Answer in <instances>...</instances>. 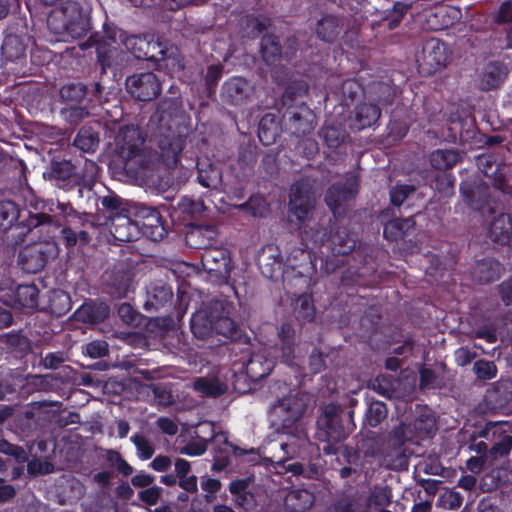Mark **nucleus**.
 <instances>
[{
    "label": "nucleus",
    "instance_id": "f257e3e1",
    "mask_svg": "<svg viewBox=\"0 0 512 512\" xmlns=\"http://www.w3.org/2000/svg\"><path fill=\"white\" fill-rule=\"evenodd\" d=\"M308 396L299 391H290L279 399L270 409V419L273 426L292 437L291 442H282L281 449L289 455H294L304 440L303 430L297 422L303 416L307 407Z\"/></svg>",
    "mask_w": 512,
    "mask_h": 512
},
{
    "label": "nucleus",
    "instance_id": "f03ea898",
    "mask_svg": "<svg viewBox=\"0 0 512 512\" xmlns=\"http://www.w3.org/2000/svg\"><path fill=\"white\" fill-rule=\"evenodd\" d=\"M106 40L98 45V58L102 66H110V59L119 52L127 51L136 58H155V54L151 49H155L158 45L151 43L146 37L127 35L120 29H108L105 34Z\"/></svg>",
    "mask_w": 512,
    "mask_h": 512
},
{
    "label": "nucleus",
    "instance_id": "7ed1b4c3",
    "mask_svg": "<svg viewBox=\"0 0 512 512\" xmlns=\"http://www.w3.org/2000/svg\"><path fill=\"white\" fill-rule=\"evenodd\" d=\"M280 347L278 352L280 355L270 356L267 348L253 353L246 364V374L252 380L257 381L267 376L273 366L274 358L280 357L283 362L291 364L297 357L296 331L290 324H283L278 332Z\"/></svg>",
    "mask_w": 512,
    "mask_h": 512
},
{
    "label": "nucleus",
    "instance_id": "20e7f679",
    "mask_svg": "<svg viewBox=\"0 0 512 512\" xmlns=\"http://www.w3.org/2000/svg\"><path fill=\"white\" fill-rule=\"evenodd\" d=\"M143 137L136 127L121 128L116 137L117 154L120 158L119 167L127 173H137L145 166L142 154Z\"/></svg>",
    "mask_w": 512,
    "mask_h": 512
},
{
    "label": "nucleus",
    "instance_id": "39448f33",
    "mask_svg": "<svg viewBox=\"0 0 512 512\" xmlns=\"http://www.w3.org/2000/svg\"><path fill=\"white\" fill-rule=\"evenodd\" d=\"M340 407L335 404L327 405L318 419L319 428L325 433V438L319 436L324 442L322 450L326 454H336L341 448L339 442L345 439L352 431L350 423L342 424Z\"/></svg>",
    "mask_w": 512,
    "mask_h": 512
},
{
    "label": "nucleus",
    "instance_id": "423d86ee",
    "mask_svg": "<svg viewBox=\"0 0 512 512\" xmlns=\"http://www.w3.org/2000/svg\"><path fill=\"white\" fill-rule=\"evenodd\" d=\"M434 429V421L430 417H421L414 423L413 428L411 425L401 423L397 428L392 431V441L394 445L395 459H389L390 455H385L384 463L388 467H398L402 464V450L401 445L414 436L429 435Z\"/></svg>",
    "mask_w": 512,
    "mask_h": 512
},
{
    "label": "nucleus",
    "instance_id": "0eeeda50",
    "mask_svg": "<svg viewBox=\"0 0 512 512\" xmlns=\"http://www.w3.org/2000/svg\"><path fill=\"white\" fill-rule=\"evenodd\" d=\"M57 254L58 247L55 242L41 241L25 246L20 252L19 261L25 271L37 273Z\"/></svg>",
    "mask_w": 512,
    "mask_h": 512
},
{
    "label": "nucleus",
    "instance_id": "6e6552de",
    "mask_svg": "<svg viewBox=\"0 0 512 512\" xmlns=\"http://www.w3.org/2000/svg\"><path fill=\"white\" fill-rule=\"evenodd\" d=\"M316 197L309 185L305 182H298L291 188L289 201V218L300 224L310 218L312 209L315 206Z\"/></svg>",
    "mask_w": 512,
    "mask_h": 512
},
{
    "label": "nucleus",
    "instance_id": "1a4fd4ad",
    "mask_svg": "<svg viewBox=\"0 0 512 512\" xmlns=\"http://www.w3.org/2000/svg\"><path fill=\"white\" fill-rule=\"evenodd\" d=\"M448 50L444 43L437 39L428 40L420 53L416 55V62L422 74L430 75L446 66Z\"/></svg>",
    "mask_w": 512,
    "mask_h": 512
},
{
    "label": "nucleus",
    "instance_id": "9d476101",
    "mask_svg": "<svg viewBox=\"0 0 512 512\" xmlns=\"http://www.w3.org/2000/svg\"><path fill=\"white\" fill-rule=\"evenodd\" d=\"M128 92L140 101H150L160 93V81L151 73L133 75L126 80Z\"/></svg>",
    "mask_w": 512,
    "mask_h": 512
},
{
    "label": "nucleus",
    "instance_id": "9b49d317",
    "mask_svg": "<svg viewBox=\"0 0 512 512\" xmlns=\"http://www.w3.org/2000/svg\"><path fill=\"white\" fill-rule=\"evenodd\" d=\"M130 214H133L136 221H139L140 235L143 234L154 241L160 240L165 235V229L159 213L149 207H131Z\"/></svg>",
    "mask_w": 512,
    "mask_h": 512
},
{
    "label": "nucleus",
    "instance_id": "f8f14e48",
    "mask_svg": "<svg viewBox=\"0 0 512 512\" xmlns=\"http://www.w3.org/2000/svg\"><path fill=\"white\" fill-rule=\"evenodd\" d=\"M60 16L65 18L62 29L73 38H80L86 34L88 24L76 3H70L61 10L53 12L48 19L49 24Z\"/></svg>",
    "mask_w": 512,
    "mask_h": 512
},
{
    "label": "nucleus",
    "instance_id": "ddd939ff",
    "mask_svg": "<svg viewBox=\"0 0 512 512\" xmlns=\"http://www.w3.org/2000/svg\"><path fill=\"white\" fill-rule=\"evenodd\" d=\"M132 216L133 214H130L129 209L127 214L117 213L109 216L111 221L110 232L116 240L133 241L138 239L140 236L139 221H136L135 218L132 219Z\"/></svg>",
    "mask_w": 512,
    "mask_h": 512
},
{
    "label": "nucleus",
    "instance_id": "4468645a",
    "mask_svg": "<svg viewBox=\"0 0 512 512\" xmlns=\"http://www.w3.org/2000/svg\"><path fill=\"white\" fill-rule=\"evenodd\" d=\"M224 310V304L221 301H215L210 307L202 308L196 311L191 318V329L198 338L209 336L214 328L215 313Z\"/></svg>",
    "mask_w": 512,
    "mask_h": 512
},
{
    "label": "nucleus",
    "instance_id": "2eb2a0df",
    "mask_svg": "<svg viewBox=\"0 0 512 512\" xmlns=\"http://www.w3.org/2000/svg\"><path fill=\"white\" fill-rule=\"evenodd\" d=\"M357 193V181L348 179L344 184H334L326 194L325 201L334 215L340 214L342 205L351 200Z\"/></svg>",
    "mask_w": 512,
    "mask_h": 512
},
{
    "label": "nucleus",
    "instance_id": "dca6fc26",
    "mask_svg": "<svg viewBox=\"0 0 512 512\" xmlns=\"http://www.w3.org/2000/svg\"><path fill=\"white\" fill-rule=\"evenodd\" d=\"M253 94V86L244 78L234 77L226 81L222 88L224 101L240 105L245 103Z\"/></svg>",
    "mask_w": 512,
    "mask_h": 512
},
{
    "label": "nucleus",
    "instance_id": "f3484780",
    "mask_svg": "<svg viewBox=\"0 0 512 512\" xmlns=\"http://www.w3.org/2000/svg\"><path fill=\"white\" fill-rule=\"evenodd\" d=\"M204 269L216 277L226 278L229 275V257L222 249H207L202 255Z\"/></svg>",
    "mask_w": 512,
    "mask_h": 512
},
{
    "label": "nucleus",
    "instance_id": "a211bd4d",
    "mask_svg": "<svg viewBox=\"0 0 512 512\" xmlns=\"http://www.w3.org/2000/svg\"><path fill=\"white\" fill-rule=\"evenodd\" d=\"M216 236L217 232L213 226H195L187 231L186 242L193 248L207 250L213 245Z\"/></svg>",
    "mask_w": 512,
    "mask_h": 512
},
{
    "label": "nucleus",
    "instance_id": "6ab92c4d",
    "mask_svg": "<svg viewBox=\"0 0 512 512\" xmlns=\"http://www.w3.org/2000/svg\"><path fill=\"white\" fill-rule=\"evenodd\" d=\"M198 181L206 188L218 189L222 184L221 169L208 160L198 162Z\"/></svg>",
    "mask_w": 512,
    "mask_h": 512
},
{
    "label": "nucleus",
    "instance_id": "aec40b11",
    "mask_svg": "<svg viewBox=\"0 0 512 512\" xmlns=\"http://www.w3.org/2000/svg\"><path fill=\"white\" fill-rule=\"evenodd\" d=\"M506 68L498 63L488 64L479 78V87L482 90H491L497 88L506 78Z\"/></svg>",
    "mask_w": 512,
    "mask_h": 512
},
{
    "label": "nucleus",
    "instance_id": "412c9836",
    "mask_svg": "<svg viewBox=\"0 0 512 512\" xmlns=\"http://www.w3.org/2000/svg\"><path fill=\"white\" fill-rule=\"evenodd\" d=\"M314 503V495L306 489L290 491L285 498V506L292 512H304Z\"/></svg>",
    "mask_w": 512,
    "mask_h": 512
},
{
    "label": "nucleus",
    "instance_id": "4be33fe9",
    "mask_svg": "<svg viewBox=\"0 0 512 512\" xmlns=\"http://www.w3.org/2000/svg\"><path fill=\"white\" fill-rule=\"evenodd\" d=\"M502 267L499 262L486 259L478 262L472 271V276L480 283H489L499 278Z\"/></svg>",
    "mask_w": 512,
    "mask_h": 512
},
{
    "label": "nucleus",
    "instance_id": "5701e85b",
    "mask_svg": "<svg viewBox=\"0 0 512 512\" xmlns=\"http://www.w3.org/2000/svg\"><path fill=\"white\" fill-rule=\"evenodd\" d=\"M183 139L179 136H166L159 140L161 157L167 165H174L177 157L183 149Z\"/></svg>",
    "mask_w": 512,
    "mask_h": 512
},
{
    "label": "nucleus",
    "instance_id": "b1692460",
    "mask_svg": "<svg viewBox=\"0 0 512 512\" xmlns=\"http://www.w3.org/2000/svg\"><path fill=\"white\" fill-rule=\"evenodd\" d=\"M490 237L493 241L505 243L512 234V221L509 215L500 214L495 217L490 226Z\"/></svg>",
    "mask_w": 512,
    "mask_h": 512
},
{
    "label": "nucleus",
    "instance_id": "393cba45",
    "mask_svg": "<svg viewBox=\"0 0 512 512\" xmlns=\"http://www.w3.org/2000/svg\"><path fill=\"white\" fill-rule=\"evenodd\" d=\"M314 241L320 244L330 241L333 245L332 249L337 254H347L355 247V241L349 237L343 238L338 232L332 235L326 233H316L312 236Z\"/></svg>",
    "mask_w": 512,
    "mask_h": 512
},
{
    "label": "nucleus",
    "instance_id": "a878e982",
    "mask_svg": "<svg viewBox=\"0 0 512 512\" xmlns=\"http://www.w3.org/2000/svg\"><path fill=\"white\" fill-rule=\"evenodd\" d=\"M172 295V291L169 287L156 285L148 291L145 305L150 309H160L170 303Z\"/></svg>",
    "mask_w": 512,
    "mask_h": 512
},
{
    "label": "nucleus",
    "instance_id": "bb28decb",
    "mask_svg": "<svg viewBox=\"0 0 512 512\" xmlns=\"http://www.w3.org/2000/svg\"><path fill=\"white\" fill-rule=\"evenodd\" d=\"M380 117V110L373 104H361L356 108V128L364 129L370 127L377 122Z\"/></svg>",
    "mask_w": 512,
    "mask_h": 512
},
{
    "label": "nucleus",
    "instance_id": "cd10ccee",
    "mask_svg": "<svg viewBox=\"0 0 512 512\" xmlns=\"http://www.w3.org/2000/svg\"><path fill=\"white\" fill-rule=\"evenodd\" d=\"M412 218L403 220L396 219L387 223L384 227L383 234L389 240H397L404 237L414 227Z\"/></svg>",
    "mask_w": 512,
    "mask_h": 512
},
{
    "label": "nucleus",
    "instance_id": "c85d7f7f",
    "mask_svg": "<svg viewBox=\"0 0 512 512\" xmlns=\"http://www.w3.org/2000/svg\"><path fill=\"white\" fill-rule=\"evenodd\" d=\"M430 161L436 169L445 170L460 161V154L455 150H436L431 154Z\"/></svg>",
    "mask_w": 512,
    "mask_h": 512
},
{
    "label": "nucleus",
    "instance_id": "c756f323",
    "mask_svg": "<svg viewBox=\"0 0 512 512\" xmlns=\"http://www.w3.org/2000/svg\"><path fill=\"white\" fill-rule=\"evenodd\" d=\"M194 389L201 396H219L224 393L226 387L214 378H199L194 382Z\"/></svg>",
    "mask_w": 512,
    "mask_h": 512
},
{
    "label": "nucleus",
    "instance_id": "7c9ffc66",
    "mask_svg": "<svg viewBox=\"0 0 512 512\" xmlns=\"http://www.w3.org/2000/svg\"><path fill=\"white\" fill-rule=\"evenodd\" d=\"M316 32L324 41H332L339 33L337 19L333 16L323 17L317 24Z\"/></svg>",
    "mask_w": 512,
    "mask_h": 512
},
{
    "label": "nucleus",
    "instance_id": "2f4dec72",
    "mask_svg": "<svg viewBox=\"0 0 512 512\" xmlns=\"http://www.w3.org/2000/svg\"><path fill=\"white\" fill-rule=\"evenodd\" d=\"M18 303L25 308H35L38 301V289L35 285H22L16 290Z\"/></svg>",
    "mask_w": 512,
    "mask_h": 512
},
{
    "label": "nucleus",
    "instance_id": "473e14b6",
    "mask_svg": "<svg viewBox=\"0 0 512 512\" xmlns=\"http://www.w3.org/2000/svg\"><path fill=\"white\" fill-rule=\"evenodd\" d=\"M220 312L221 314H215L213 331L226 337H233L236 331L234 321L228 317L225 309Z\"/></svg>",
    "mask_w": 512,
    "mask_h": 512
},
{
    "label": "nucleus",
    "instance_id": "72a5a7b5",
    "mask_svg": "<svg viewBox=\"0 0 512 512\" xmlns=\"http://www.w3.org/2000/svg\"><path fill=\"white\" fill-rule=\"evenodd\" d=\"M295 313L297 317L304 321H311L314 317L315 310L312 300L307 295H301L295 303Z\"/></svg>",
    "mask_w": 512,
    "mask_h": 512
},
{
    "label": "nucleus",
    "instance_id": "f704fd0d",
    "mask_svg": "<svg viewBox=\"0 0 512 512\" xmlns=\"http://www.w3.org/2000/svg\"><path fill=\"white\" fill-rule=\"evenodd\" d=\"M261 51L263 59L267 63H274L275 60L280 56L279 44L275 41L272 36H264L261 43Z\"/></svg>",
    "mask_w": 512,
    "mask_h": 512
},
{
    "label": "nucleus",
    "instance_id": "c9c22d12",
    "mask_svg": "<svg viewBox=\"0 0 512 512\" xmlns=\"http://www.w3.org/2000/svg\"><path fill=\"white\" fill-rule=\"evenodd\" d=\"M61 97L68 102H79L86 95V88L83 84H68L61 88Z\"/></svg>",
    "mask_w": 512,
    "mask_h": 512
},
{
    "label": "nucleus",
    "instance_id": "e433bc0d",
    "mask_svg": "<svg viewBox=\"0 0 512 512\" xmlns=\"http://www.w3.org/2000/svg\"><path fill=\"white\" fill-rule=\"evenodd\" d=\"M131 441L134 443L137 449V455L142 460L150 459L154 454V447L152 443L143 435L135 434L131 437Z\"/></svg>",
    "mask_w": 512,
    "mask_h": 512
},
{
    "label": "nucleus",
    "instance_id": "4c0bfd02",
    "mask_svg": "<svg viewBox=\"0 0 512 512\" xmlns=\"http://www.w3.org/2000/svg\"><path fill=\"white\" fill-rule=\"evenodd\" d=\"M387 415V409L384 403L380 401L372 402L368 408L366 419L370 426H377Z\"/></svg>",
    "mask_w": 512,
    "mask_h": 512
},
{
    "label": "nucleus",
    "instance_id": "58836bf2",
    "mask_svg": "<svg viewBox=\"0 0 512 512\" xmlns=\"http://www.w3.org/2000/svg\"><path fill=\"white\" fill-rule=\"evenodd\" d=\"M18 218V209L11 201L0 202V226L6 228Z\"/></svg>",
    "mask_w": 512,
    "mask_h": 512
},
{
    "label": "nucleus",
    "instance_id": "ea45409f",
    "mask_svg": "<svg viewBox=\"0 0 512 512\" xmlns=\"http://www.w3.org/2000/svg\"><path fill=\"white\" fill-rule=\"evenodd\" d=\"M474 372L479 379L489 380L496 376L497 369L493 362L479 360L474 364Z\"/></svg>",
    "mask_w": 512,
    "mask_h": 512
},
{
    "label": "nucleus",
    "instance_id": "a19ab883",
    "mask_svg": "<svg viewBox=\"0 0 512 512\" xmlns=\"http://www.w3.org/2000/svg\"><path fill=\"white\" fill-rule=\"evenodd\" d=\"M323 138L330 147H337L345 139L344 131L334 126H326L322 130Z\"/></svg>",
    "mask_w": 512,
    "mask_h": 512
},
{
    "label": "nucleus",
    "instance_id": "79ce46f5",
    "mask_svg": "<svg viewBox=\"0 0 512 512\" xmlns=\"http://www.w3.org/2000/svg\"><path fill=\"white\" fill-rule=\"evenodd\" d=\"M391 502V492L387 488H375L369 498V505L385 507Z\"/></svg>",
    "mask_w": 512,
    "mask_h": 512
},
{
    "label": "nucleus",
    "instance_id": "37998d69",
    "mask_svg": "<svg viewBox=\"0 0 512 512\" xmlns=\"http://www.w3.org/2000/svg\"><path fill=\"white\" fill-rule=\"evenodd\" d=\"M401 382L392 384V391L397 393L398 397H409L416 387V376L414 374L405 376L403 390L400 389Z\"/></svg>",
    "mask_w": 512,
    "mask_h": 512
},
{
    "label": "nucleus",
    "instance_id": "c03bdc74",
    "mask_svg": "<svg viewBox=\"0 0 512 512\" xmlns=\"http://www.w3.org/2000/svg\"><path fill=\"white\" fill-rule=\"evenodd\" d=\"M241 209H248L254 216L262 217L266 214L268 207L266 201L261 197H252L247 203L240 205Z\"/></svg>",
    "mask_w": 512,
    "mask_h": 512
},
{
    "label": "nucleus",
    "instance_id": "a18cd8bd",
    "mask_svg": "<svg viewBox=\"0 0 512 512\" xmlns=\"http://www.w3.org/2000/svg\"><path fill=\"white\" fill-rule=\"evenodd\" d=\"M61 114L66 121L72 124H77L86 115H88V112L83 107L71 106L62 109Z\"/></svg>",
    "mask_w": 512,
    "mask_h": 512
},
{
    "label": "nucleus",
    "instance_id": "49530a36",
    "mask_svg": "<svg viewBox=\"0 0 512 512\" xmlns=\"http://www.w3.org/2000/svg\"><path fill=\"white\" fill-rule=\"evenodd\" d=\"M179 208L186 213L195 215L204 210V203L200 200H194L190 197H183L179 202Z\"/></svg>",
    "mask_w": 512,
    "mask_h": 512
},
{
    "label": "nucleus",
    "instance_id": "de8ad7c7",
    "mask_svg": "<svg viewBox=\"0 0 512 512\" xmlns=\"http://www.w3.org/2000/svg\"><path fill=\"white\" fill-rule=\"evenodd\" d=\"M150 388L153 392L157 405L166 407L173 402V396L171 392L168 391L165 387L153 385Z\"/></svg>",
    "mask_w": 512,
    "mask_h": 512
},
{
    "label": "nucleus",
    "instance_id": "09e8293b",
    "mask_svg": "<svg viewBox=\"0 0 512 512\" xmlns=\"http://www.w3.org/2000/svg\"><path fill=\"white\" fill-rule=\"evenodd\" d=\"M0 452L14 456L18 462H24L26 460L25 451L21 447L10 444L6 440H0Z\"/></svg>",
    "mask_w": 512,
    "mask_h": 512
},
{
    "label": "nucleus",
    "instance_id": "8fccbe9b",
    "mask_svg": "<svg viewBox=\"0 0 512 512\" xmlns=\"http://www.w3.org/2000/svg\"><path fill=\"white\" fill-rule=\"evenodd\" d=\"M414 192L413 187L407 185L396 186L391 190V201L394 205H401L405 199Z\"/></svg>",
    "mask_w": 512,
    "mask_h": 512
},
{
    "label": "nucleus",
    "instance_id": "3c124183",
    "mask_svg": "<svg viewBox=\"0 0 512 512\" xmlns=\"http://www.w3.org/2000/svg\"><path fill=\"white\" fill-rule=\"evenodd\" d=\"M108 345L105 341H92L86 345V353L91 358H100L107 354Z\"/></svg>",
    "mask_w": 512,
    "mask_h": 512
},
{
    "label": "nucleus",
    "instance_id": "603ef678",
    "mask_svg": "<svg viewBox=\"0 0 512 512\" xmlns=\"http://www.w3.org/2000/svg\"><path fill=\"white\" fill-rule=\"evenodd\" d=\"M138 496L140 500L145 502L147 505H155L161 496V488L158 486L146 488L140 491Z\"/></svg>",
    "mask_w": 512,
    "mask_h": 512
},
{
    "label": "nucleus",
    "instance_id": "864d4df0",
    "mask_svg": "<svg viewBox=\"0 0 512 512\" xmlns=\"http://www.w3.org/2000/svg\"><path fill=\"white\" fill-rule=\"evenodd\" d=\"M512 449V437L505 436L499 443H496L490 451L495 458L504 457L509 454Z\"/></svg>",
    "mask_w": 512,
    "mask_h": 512
},
{
    "label": "nucleus",
    "instance_id": "5fc2aeb1",
    "mask_svg": "<svg viewBox=\"0 0 512 512\" xmlns=\"http://www.w3.org/2000/svg\"><path fill=\"white\" fill-rule=\"evenodd\" d=\"M478 167L488 177H494L497 172V165L492 161L490 156H479L477 160Z\"/></svg>",
    "mask_w": 512,
    "mask_h": 512
},
{
    "label": "nucleus",
    "instance_id": "6e6d98bb",
    "mask_svg": "<svg viewBox=\"0 0 512 512\" xmlns=\"http://www.w3.org/2000/svg\"><path fill=\"white\" fill-rule=\"evenodd\" d=\"M74 143L78 148L84 151H92L97 145L96 140L92 136H87L85 133L78 134Z\"/></svg>",
    "mask_w": 512,
    "mask_h": 512
},
{
    "label": "nucleus",
    "instance_id": "4d7b16f0",
    "mask_svg": "<svg viewBox=\"0 0 512 512\" xmlns=\"http://www.w3.org/2000/svg\"><path fill=\"white\" fill-rule=\"evenodd\" d=\"M120 318L127 324L133 325L137 319V313L131 305L123 303L118 308Z\"/></svg>",
    "mask_w": 512,
    "mask_h": 512
},
{
    "label": "nucleus",
    "instance_id": "13d9d810",
    "mask_svg": "<svg viewBox=\"0 0 512 512\" xmlns=\"http://www.w3.org/2000/svg\"><path fill=\"white\" fill-rule=\"evenodd\" d=\"M206 451L204 442H193L180 449V453L187 456H200Z\"/></svg>",
    "mask_w": 512,
    "mask_h": 512
},
{
    "label": "nucleus",
    "instance_id": "bf43d9fd",
    "mask_svg": "<svg viewBox=\"0 0 512 512\" xmlns=\"http://www.w3.org/2000/svg\"><path fill=\"white\" fill-rule=\"evenodd\" d=\"M246 23H247L246 34L248 36H255L256 34L260 33L266 27V20L261 21L258 18H254V17H247Z\"/></svg>",
    "mask_w": 512,
    "mask_h": 512
},
{
    "label": "nucleus",
    "instance_id": "052dcab7",
    "mask_svg": "<svg viewBox=\"0 0 512 512\" xmlns=\"http://www.w3.org/2000/svg\"><path fill=\"white\" fill-rule=\"evenodd\" d=\"M325 367L323 355L318 351H313L309 357V368L312 373L321 372Z\"/></svg>",
    "mask_w": 512,
    "mask_h": 512
},
{
    "label": "nucleus",
    "instance_id": "680f3d73",
    "mask_svg": "<svg viewBox=\"0 0 512 512\" xmlns=\"http://www.w3.org/2000/svg\"><path fill=\"white\" fill-rule=\"evenodd\" d=\"M157 426L163 433L168 435H175L178 432L177 424L167 417H160L157 420Z\"/></svg>",
    "mask_w": 512,
    "mask_h": 512
},
{
    "label": "nucleus",
    "instance_id": "e2e57ef3",
    "mask_svg": "<svg viewBox=\"0 0 512 512\" xmlns=\"http://www.w3.org/2000/svg\"><path fill=\"white\" fill-rule=\"evenodd\" d=\"M512 20V4L510 2H505L501 5L497 16V23H507Z\"/></svg>",
    "mask_w": 512,
    "mask_h": 512
},
{
    "label": "nucleus",
    "instance_id": "0e129e2a",
    "mask_svg": "<svg viewBox=\"0 0 512 512\" xmlns=\"http://www.w3.org/2000/svg\"><path fill=\"white\" fill-rule=\"evenodd\" d=\"M171 465V460L168 456H157L154 458V460L151 462L150 466L158 472H165L169 469Z\"/></svg>",
    "mask_w": 512,
    "mask_h": 512
},
{
    "label": "nucleus",
    "instance_id": "69168bd1",
    "mask_svg": "<svg viewBox=\"0 0 512 512\" xmlns=\"http://www.w3.org/2000/svg\"><path fill=\"white\" fill-rule=\"evenodd\" d=\"M154 481V477L146 473H138L132 477L131 483L135 487H148Z\"/></svg>",
    "mask_w": 512,
    "mask_h": 512
},
{
    "label": "nucleus",
    "instance_id": "338daca9",
    "mask_svg": "<svg viewBox=\"0 0 512 512\" xmlns=\"http://www.w3.org/2000/svg\"><path fill=\"white\" fill-rule=\"evenodd\" d=\"M456 361L459 365L464 366L470 363L475 358V353L466 348H460L455 353Z\"/></svg>",
    "mask_w": 512,
    "mask_h": 512
},
{
    "label": "nucleus",
    "instance_id": "774afa93",
    "mask_svg": "<svg viewBox=\"0 0 512 512\" xmlns=\"http://www.w3.org/2000/svg\"><path fill=\"white\" fill-rule=\"evenodd\" d=\"M326 512H354L351 508V501L342 499L333 506L329 507Z\"/></svg>",
    "mask_w": 512,
    "mask_h": 512
}]
</instances>
